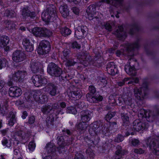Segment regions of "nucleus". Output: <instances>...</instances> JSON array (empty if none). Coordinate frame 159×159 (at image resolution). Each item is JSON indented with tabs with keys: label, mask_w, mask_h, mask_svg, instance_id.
<instances>
[{
	"label": "nucleus",
	"mask_w": 159,
	"mask_h": 159,
	"mask_svg": "<svg viewBox=\"0 0 159 159\" xmlns=\"http://www.w3.org/2000/svg\"><path fill=\"white\" fill-rule=\"evenodd\" d=\"M36 147L34 141L32 140L30 141L29 144L28 148L30 151H33L34 150Z\"/></svg>",
	"instance_id": "47"
},
{
	"label": "nucleus",
	"mask_w": 159,
	"mask_h": 159,
	"mask_svg": "<svg viewBox=\"0 0 159 159\" xmlns=\"http://www.w3.org/2000/svg\"><path fill=\"white\" fill-rule=\"evenodd\" d=\"M16 104L19 106V107H20L25 106L24 105V102L23 101L21 100H18L17 101Z\"/></svg>",
	"instance_id": "63"
},
{
	"label": "nucleus",
	"mask_w": 159,
	"mask_h": 159,
	"mask_svg": "<svg viewBox=\"0 0 159 159\" xmlns=\"http://www.w3.org/2000/svg\"><path fill=\"white\" fill-rule=\"evenodd\" d=\"M2 144L4 146L10 148L11 145V143L10 141L9 140L6 138L3 137L2 141Z\"/></svg>",
	"instance_id": "40"
},
{
	"label": "nucleus",
	"mask_w": 159,
	"mask_h": 159,
	"mask_svg": "<svg viewBox=\"0 0 159 159\" xmlns=\"http://www.w3.org/2000/svg\"><path fill=\"white\" fill-rule=\"evenodd\" d=\"M100 85L101 88H103L106 86L107 84V82L106 78L100 77Z\"/></svg>",
	"instance_id": "50"
},
{
	"label": "nucleus",
	"mask_w": 159,
	"mask_h": 159,
	"mask_svg": "<svg viewBox=\"0 0 159 159\" xmlns=\"http://www.w3.org/2000/svg\"><path fill=\"white\" fill-rule=\"evenodd\" d=\"M114 34L120 40H124L126 37V33L123 30V27L121 26H118V29L114 33Z\"/></svg>",
	"instance_id": "23"
},
{
	"label": "nucleus",
	"mask_w": 159,
	"mask_h": 159,
	"mask_svg": "<svg viewBox=\"0 0 159 159\" xmlns=\"http://www.w3.org/2000/svg\"><path fill=\"white\" fill-rule=\"evenodd\" d=\"M82 96L81 90L79 88H76L71 92V97L70 98V101L74 105L78 106L80 108H82L86 107L85 103L83 101L80 99Z\"/></svg>",
	"instance_id": "7"
},
{
	"label": "nucleus",
	"mask_w": 159,
	"mask_h": 159,
	"mask_svg": "<svg viewBox=\"0 0 159 159\" xmlns=\"http://www.w3.org/2000/svg\"><path fill=\"white\" fill-rule=\"evenodd\" d=\"M95 61L89 56L87 58L86 57L85 59L83 61V64L85 67H91L92 66H96Z\"/></svg>",
	"instance_id": "27"
},
{
	"label": "nucleus",
	"mask_w": 159,
	"mask_h": 159,
	"mask_svg": "<svg viewBox=\"0 0 159 159\" xmlns=\"http://www.w3.org/2000/svg\"><path fill=\"white\" fill-rule=\"evenodd\" d=\"M58 107L57 105L54 104L51 105L45 104L42 107V112L44 115H48L46 121L48 125H54V120L58 118V115L63 114L62 110L58 108Z\"/></svg>",
	"instance_id": "5"
},
{
	"label": "nucleus",
	"mask_w": 159,
	"mask_h": 159,
	"mask_svg": "<svg viewBox=\"0 0 159 159\" xmlns=\"http://www.w3.org/2000/svg\"><path fill=\"white\" fill-rule=\"evenodd\" d=\"M139 39H138L136 40L133 43L129 45L126 48V50L128 52H132L135 49H138L139 46Z\"/></svg>",
	"instance_id": "28"
},
{
	"label": "nucleus",
	"mask_w": 159,
	"mask_h": 159,
	"mask_svg": "<svg viewBox=\"0 0 159 159\" xmlns=\"http://www.w3.org/2000/svg\"><path fill=\"white\" fill-rule=\"evenodd\" d=\"M130 79L129 78H125L123 80H122L121 81L119 82H118L117 84L119 86H121L123 85L125 83V81H128L129 79Z\"/></svg>",
	"instance_id": "58"
},
{
	"label": "nucleus",
	"mask_w": 159,
	"mask_h": 159,
	"mask_svg": "<svg viewBox=\"0 0 159 159\" xmlns=\"http://www.w3.org/2000/svg\"><path fill=\"white\" fill-rule=\"evenodd\" d=\"M66 111L67 113L74 115L76 114L77 112L75 107L73 106L67 107Z\"/></svg>",
	"instance_id": "42"
},
{
	"label": "nucleus",
	"mask_w": 159,
	"mask_h": 159,
	"mask_svg": "<svg viewBox=\"0 0 159 159\" xmlns=\"http://www.w3.org/2000/svg\"><path fill=\"white\" fill-rule=\"evenodd\" d=\"M106 69L108 73L112 75H114L118 72V70L113 62H110L107 63Z\"/></svg>",
	"instance_id": "21"
},
{
	"label": "nucleus",
	"mask_w": 159,
	"mask_h": 159,
	"mask_svg": "<svg viewBox=\"0 0 159 159\" xmlns=\"http://www.w3.org/2000/svg\"><path fill=\"white\" fill-rule=\"evenodd\" d=\"M22 11V15L24 18L26 19L30 17L31 19H34L36 16V12L34 11H31L28 7H24Z\"/></svg>",
	"instance_id": "19"
},
{
	"label": "nucleus",
	"mask_w": 159,
	"mask_h": 159,
	"mask_svg": "<svg viewBox=\"0 0 159 159\" xmlns=\"http://www.w3.org/2000/svg\"><path fill=\"white\" fill-rule=\"evenodd\" d=\"M57 87L55 84H52L49 87L48 89L49 93L52 96H54L57 94Z\"/></svg>",
	"instance_id": "36"
},
{
	"label": "nucleus",
	"mask_w": 159,
	"mask_h": 159,
	"mask_svg": "<svg viewBox=\"0 0 159 159\" xmlns=\"http://www.w3.org/2000/svg\"><path fill=\"white\" fill-rule=\"evenodd\" d=\"M64 61H66L65 65L66 67H69L74 66L76 63V62L75 61L74 59L70 58V57L67 59V60Z\"/></svg>",
	"instance_id": "38"
},
{
	"label": "nucleus",
	"mask_w": 159,
	"mask_h": 159,
	"mask_svg": "<svg viewBox=\"0 0 159 159\" xmlns=\"http://www.w3.org/2000/svg\"><path fill=\"white\" fill-rule=\"evenodd\" d=\"M26 72L24 71L18 70L11 76H9V79L7 83L8 86L10 87L14 84V82L18 83L23 82L25 78Z\"/></svg>",
	"instance_id": "10"
},
{
	"label": "nucleus",
	"mask_w": 159,
	"mask_h": 159,
	"mask_svg": "<svg viewBox=\"0 0 159 159\" xmlns=\"http://www.w3.org/2000/svg\"><path fill=\"white\" fill-rule=\"evenodd\" d=\"M4 26L5 29L11 30H13L15 27V24L11 20H6L4 22Z\"/></svg>",
	"instance_id": "32"
},
{
	"label": "nucleus",
	"mask_w": 159,
	"mask_h": 159,
	"mask_svg": "<svg viewBox=\"0 0 159 159\" xmlns=\"http://www.w3.org/2000/svg\"><path fill=\"white\" fill-rule=\"evenodd\" d=\"M48 153L49 154H53L56 151V149L53 147L51 145L50 143H47L46 145Z\"/></svg>",
	"instance_id": "43"
},
{
	"label": "nucleus",
	"mask_w": 159,
	"mask_h": 159,
	"mask_svg": "<svg viewBox=\"0 0 159 159\" xmlns=\"http://www.w3.org/2000/svg\"><path fill=\"white\" fill-rule=\"evenodd\" d=\"M30 32L36 37H49L52 34V32L45 28L34 27L31 30Z\"/></svg>",
	"instance_id": "11"
},
{
	"label": "nucleus",
	"mask_w": 159,
	"mask_h": 159,
	"mask_svg": "<svg viewBox=\"0 0 159 159\" xmlns=\"http://www.w3.org/2000/svg\"><path fill=\"white\" fill-rule=\"evenodd\" d=\"M124 150H122V147L120 146H117L116 151V156L118 157H121L122 155L124 154Z\"/></svg>",
	"instance_id": "37"
},
{
	"label": "nucleus",
	"mask_w": 159,
	"mask_h": 159,
	"mask_svg": "<svg viewBox=\"0 0 159 159\" xmlns=\"http://www.w3.org/2000/svg\"><path fill=\"white\" fill-rule=\"evenodd\" d=\"M93 52L95 54L96 57L98 58H99V48L97 44L96 45L95 48L93 49Z\"/></svg>",
	"instance_id": "49"
},
{
	"label": "nucleus",
	"mask_w": 159,
	"mask_h": 159,
	"mask_svg": "<svg viewBox=\"0 0 159 159\" xmlns=\"http://www.w3.org/2000/svg\"><path fill=\"white\" fill-rule=\"evenodd\" d=\"M71 48L73 49L79 50L81 48V45L76 41L72 42L71 44Z\"/></svg>",
	"instance_id": "46"
},
{
	"label": "nucleus",
	"mask_w": 159,
	"mask_h": 159,
	"mask_svg": "<svg viewBox=\"0 0 159 159\" xmlns=\"http://www.w3.org/2000/svg\"><path fill=\"white\" fill-rule=\"evenodd\" d=\"M71 51L68 49H65L62 51L61 59L64 61L67 60L70 56Z\"/></svg>",
	"instance_id": "34"
},
{
	"label": "nucleus",
	"mask_w": 159,
	"mask_h": 159,
	"mask_svg": "<svg viewBox=\"0 0 159 159\" xmlns=\"http://www.w3.org/2000/svg\"><path fill=\"white\" fill-rule=\"evenodd\" d=\"M51 50V45L49 42L47 40H43L39 43L37 49L38 53L40 55H45Z\"/></svg>",
	"instance_id": "12"
},
{
	"label": "nucleus",
	"mask_w": 159,
	"mask_h": 159,
	"mask_svg": "<svg viewBox=\"0 0 159 159\" xmlns=\"http://www.w3.org/2000/svg\"><path fill=\"white\" fill-rule=\"evenodd\" d=\"M133 128L136 131L143 130L146 127L145 123L141 122L139 120H135L133 123Z\"/></svg>",
	"instance_id": "22"
},
{
	"label": "nucleus",
	"mask_w": 159,
	"mask_h": 159,
	"mask_svg": "<svg viewBox=\"0 0 159 159\" xmlns=\"http://www.w3.org/2000/svg\"><path fill=\"white\" fill-rule=\"evenodd\" d=\"M138 26L136 24H135L132 27V28H131L130 31L129 32V34L131 35L133 34L134 32V31L138 30Z\"/></svg>",
	"instance_id": "57"
},
{
	"label": "nucleus",
	"mask_w": 159,
	"mask_h": 159,
	"mask_svg": "<svg viewBox=\"0 0 159 159\" xmlns=\"http://www.w3.org/2000/svg\"><path fill=\"white\" fill-rule=\"evenodd\" d=\"M5 16L8 18H13L16 16V13L14 10L11 8H7L4 12Z\"/></svg>",
	"instance_id": "33"
},
{
	"label": "nucleus",
	"mask_w": 159,
	"mask_h": 159,
	"mask_svg": "<svg viewBox=\"0 0 159 159\" xmlns=\"http://www.w3.org/2000/svg\"><path fill=\"white\" fill-rule=\"evenodd\" d=\"M60 13L64 18H66L69 14L68 7L66 4L61 5L59 8Z\"/></svg>",
	"instance_id": "26"
},
{
	"label": "nucleus",
	"mask_w": 159,
	"mask_h": 159,
	"mask_svg": "<svg viewBox=\"0 0 159 159\" xmlns=\"http://www.w3.org/2000/svg\"><path fill=\"white\" fill-rule=\"evenodd\" d=\"M90 111L85 110L82 111L80 112L81 120L83 123H87L90 121L92 118Z\"/></svg>",
	"instance_id": "18"
},
{
	"label": "nucleus",
	"mask_w": 159,
	"mask_h": 159,
	"mask_svg": "<svg viewBox=\"0 0 159 159\" xmlns=\"http://www.w3.org/2000/svg\"><path fill=\"white\" fill-rule=\"evenodd\" d=\"M149 82L147 79L143 81V84L140 89L135 88L134 89L135 96L139 100V102H141L147 94L149 90Z\"/></svg>",
	"instance_id": "8"
},
{
	"label": "nucleus",
	"mask_w": 159,
	"mask_h": 159,
	"mask_svg": "<svg viewBox=\"0 0 159 159\" xmlns=\"http://www.w3.org/2000/svg\"><path fill=\"white\" fill-rule=\"evenodd\" d=\"M136 64V60L134 59H130L129 60L128 63L129 67H134Z\"/></svg>",
	"instance_id": "48"
},
{
	"label": "nucleus",
	"mask_w": 159,
	"mask_h": 159,
	"mask_svg": "<svg viewBox=\"0 0 159 159\" xmlns=\"http://www.w3.org/2000/svg\"><path fill=\"white\" fill-rule=\"evenodd\" d=\"M99 6H98L96 3L90 5L87 7L86 12L87 13L88 19L91 20L93 19L94 15L98 14L99 15V11H96V8L99 10Z\"/></svg>",
	"instance_id": "14"
},
{
	"label": "nucleus",
	"mask_w": 159,
	"mask_h": 159,
	"mask_svg": "<svg viewBox=\"0 0 159 159\" xmlns=\"http://www.w3.org/2000/svg\"><path fill=\"white\" fill-rule=\"evenodd\" d=\"M30 69L34 73H39L40 74L34 75L31 77L32 82L36 87L45 85L47 83V80L44 75L43 66L40 62L38 61L31 62Z\"/></svg>",
	"instance_id": "3"
},
{
	"label": "nucleus",
	"mask_w": 159,
	"mask_h": 159,
	"mask_svg": "<svg viewBox=\"0 0 159 159\" xmlns=\"http://www.w3.org/2000/svg\"><path fill=\"white\" fill-rule=\"evenodd\" d=\"M124 52V50L121 49L120 50H117L116 54L118 57H120L121 55L123 54Z\"/></svg>",
	"instance_id": "62"
},
{
	"label": "nucleus",
	"mask_w": 159,
	"mask_h": 159,
	"mask_svg": "<svg viewBox=\"0 0 159 159\" xmlns=\"http://www.w3.org/2000/svg\"><path fill=\"white\" fill-rule=\"evenodd\" d=\"M104 27L105 29L109 31H111V27L109 23H107L104 25Z\"/></svg>",
	"instance_id": "64"
},
{
	"label": "nucleus",
	"mask_w": 159,
	"mask_h": 159,
	"mask_svg": "<svg viewBox=\"0 0 159 159\" xmlns=\"http://www.w3.org/2000/svg\"><path fill=\"white\" fill-rule=\"evenodd\" d=\"M35 116H30L28 117V121L29 124L30 125L33 124L35 122Z\"/></svg>",
	"instance_id": "54"
},
{
	"label": "nucleus",
	"mask_w": 159,
	"mask_h": 159,
	"mask_svg": "<svg viewBox=\"0 0 159 159\" xmlns=\"http://www.w3.org/2000/svg\"><path fill=\"white\" fill-rule=\"evenodd\" d=\"M8 117L9 118L8 120V125L11 127L12 126L17 122L16 113L13 111H11L8 114Z\"/></svg>",
	"instance_id": "25"
},
{
	"label": "nucleus",
	"mask_w": 159,
	"mask_h": 159,
	"mask_svg": "<svg viewBox=\"0 0 159 159\" xmlns=\"http://www.w3.org/2000/svg\"><path fill=\"white\" fill-rule=\"evenodd\" d=\"M134 152L136 153L141 154L143 153L144 151L141 148H135L134 149Z\"/></svg>",
	"instance_id": "55"
},
{
	"label": "nucleus",
	"mask_w": 159,
	"mask_h": 159,
	"mask_svg": "<svg viewBox=\"0 0 159 159\" xmlns=\"http://www.w3.org/2000/svg\"><path fill=\"white\" fill-rule=\"evenodd\" d=\"M9 129L8 128H6L1 130L2 134L3 136H5L7 134L8 132Z\"/></svg>",
	"instance_id": "61"
},
{
	"label": "nucleus",
	"mask_w": 159,
	"mask_h": 159,
	"mask_svg": "<svg viewBox=\"0 0 159 159\" xmlns=\"http://www.w3.org/2000/svg\"><path fill=\"white\" fill-rule=\"evenodd\" d=\"M87 93L86 97L88 101L91 103H98L99 102V94Z\"/></svg>",
	"instance_id": "24"
},
{
	"label": "nucleus",
	"mask_w": 159,
	"mask_h": 159,
	"mask_svg": "<svg viewBox=\"0 0 159 159\" xmlns=\"http://www.w3.org/2000/svg\"><path fill=\"white\" fill-rule=\"evenodd\" d=\"M87 26L84 25H81L78 26L77 30L75 32V37L78 39H80L84 38L86 35V31H87Z\"/></svg>",
	"instance_id": "16"
},
{
	"label": "nucleus",
	"mask_w": 159,
	"mask_h": 159,
	"mask_svg": "<svg viewBox=\"0 0 159 159\" xmlns=\"http://www.w3.org/2000/svg\"><path fill=\"white\" fill-rule=\"evenodd\" d=\"M102 133L105 135L109 132L108 126L107 124L104 125L102 128Z\"/></svg>",
	"instance_id": "52"
},
{
	"label": "nucleus",
	"mask_w": 159,
	"mask_h": 159,
	"mask_svg": "<svg viewBox=\"0 0 159 159\" xmlns=\"http://www.w3.org/2000/svg\"><path fill=\"white\" fill-rule=\"evenodd\" d=\"M140 115L143 118H149L150 117L149 113L143 109H141L139 112V116Z\"/></svg>",
	"instance_id": "41"
},
{
	"label": "nucleus",
	"mask_w": 159,
	"mask_h": 159,
	"mask_svg": "<svg viewBox=\"0 0 159 159\" xmlns=\"http://www.w3.org/2000/svg\"><path fill=\"white\" fill-rule=\"evenodd\" d=\"M89 92L88 93L96 94V90L95 87L93 85H91L89 87Z\"/></svg>",
	"instance_id": "51"
},
{
	"label": "nucleus",
	"mask_w": 159,
	"mask_h": 159,
	"mask_svg": "<svg viewBox=\"0 0 159 159\" xmlns=\"http://www.w3.org/2000/svg\"><path fill=\"white\" fill-rule=\"evenodd\" d=\"M140 141L138 139H133L131 141V144L134 146L138 145Z\"/></svg>",
	"instance_id": "56"
},
{
	"label": "nucleus",
	"mask_w": 159,
	"mask_h": 159,
	"mask_svg": "<svg viewBox=\"0 0 159 159\" xmlns=\"http://www.w3.org/2000/svg\"><path fill=\"white\" fill-rule=\"evenodd\" d=\"M22 93L21 89L17 86H11L9 89L8 94L11 97H18L21 95Z\"/></svg>",
	"instance_id": "17"
},
{
	"label": "nucleus",
	"mask_w": 159,
	"mask_h": 159,
	"mask_svg": "<svg viewBox=\"0 0 159 159\" xmlns=\"http://www.w3.org/2000/svg\"><path fill=\"white\" fill-rule=\"evenodd\" d=\"M121 118L123 121V123L122 124L123 128L125 127L128 128L129 127V118L127 114L124 113L121 114Z\"/></svg>",
	"instance_id": "31"
},
{
	"label": "nucleus",
	"mask_w": 159,
	"mask_h": 159,
	"mask_svg": "<svg viewBox=\"0 0 159 159\" xmlns=\"http://www.w3.org/2000/svg\"><path fill=\"white\" fill-rule=\"evenodd\" d=\"M123 0H102V2H106L107 3L110 4L115 7L121 5Z\"/></svg>",
	"instance_id": "35"
},
{
	"label": "nucleus",
	"mask_w": 159,
	"mask_h": 159,
	"mask_svg": "<svg viewBox=\"0 0 159 159\" xmlns=\"http://www.w3.org/2000/svg\"><path fill=\"white\" fill-rule=\"evenodd\" d=\"M74 159H84L83 155L80 152H76Z\"/></svg>",
	"instance_id": "53"
},
{
	"label": "nucleus",
	"mask_w": 159,
	"mask_h": 159,
	"mask_svg": "<svg viewBox=\"0 0 159 159\" xmlns=\"http://www.w3.org/2000/svg\"><path fill=\"white\" fill-rule=\"evenodd\" d=\"M125 70L126 73L129 75L132 76L136 75V72L135 67H129L127 64L125 66Z\"/></svg>",
	"instance_id": "30"
},
{
	"label": "nucleus",
	"mask_w": 159,
	"mask_h": 159,
	"mask_svg": "<svg viewBox=\"0 0 159 159\" xmlns=\"http://www.w3.org/2000/svg\"><path fill=\"white\" fill-rule=\"evenodd\" d=\"M72 10L73 12L75 15H78L79 14V9L76 7H73L72 8Z\"/></svg>",
	"instance_id": "60"
},
{
	"label": "nucleus",
	"mask_w": 159,
	"mask_h": 159,
	"mask_svg": "<svg viewBox=\"0 0 159 159\" xmlns=\"http://www.w3.org/2000/svg\"><path fill=\"white\" fill-rule=\"evenodd\" d=\"M62 131L65 134L70 135V137L68 138L66 140H65L63 136H61L59 137L57 143L59 145L57 149L60 153H64V147L65 146L74 144L77 140H81L83 139L86 143V144L88 146L86 151L87 156L90 159L94 158V154L93 149H92L90 147H93L95 144V143H97V141H93V138H90L89 136L85 135L84 138L81 135V133L78 132L74 128L71 129L70 130L64 128Z\"/></svg>",
	"instance_id": "1"
},
{
	"label": "nucleus",
	"mask_w": 159,
	"mask_h": 159,
	"mask_svg": "<svg viewBox=\"0 0 159 159\" xmlns=\"http://www.w3.org/2000/svg\"><path fill=\"white\" fill-rule=\"evenodd\" d=\"M29 93L25 94V97L27 102L30 103L29 105L32 106L34 101L38 104H44L47 103L48 101V98L46 95L43 94L39 95L37 92Z\"/></svg>",
	"instance_id": "6"
},
{
	"label": "nucleus",
	"mask_w": 159,
	"mask_h": 159,
	"mask_svg": "<svg viewBox=\"0 0 159 159\" xmlns=\"http://www.w3.org/2000/svg\"><path fill=\"white\" fill-rule=\"evenodd\" d=\"M26 58V55L24 51L16 50L13 52L12 59L14 61L19 62L25 60Z\"/></svg>",
	"instance_id": "15"
},
{
	"label": "nucleus",
	"mask_w": 159,
	"mask_h": 159,
	"mask_svg": "<svg viewBox=\"0 0 159 159\" xmlns=\"http://www.w3.org/2000/svg\"><path fill=\"white\" fill-rule=\"evenodd\" d=\"M8 63V61L5 58H0V70L6 67V65Z\"/></svg>",
	"instance_id": "44"
},
{
	"label": "nucleus",
	"mask_w": 159,
	"mask_h": 159,
	"mask_svg": "<svg viewBox=\"0 0 159 159\" xmlns=\"http://www.w3.org/2000/svg\"><path fill=\"white\" fill-rule=\"evenodd\" d=\"M146 142L147 145L149 146L154 153L156 155L159 154V145L157 140L149 138L147 139Z\"/></svg>",
	"instance_id": "13"
},
{
	"label": "nucleus",
	"mask_w": 159,
	"mask_h": 159,
	"mask_svg": "<svg viewBox=\"0 0 159 159\" xmlns=\"http://www.w3.org/2000/svg\"><path fill=\"white\" fill-rule=\"evenodd\" d=\"M23 47L27 52H31L34 49V44L31 43L29 39L25 38L22 42Z\"/></svg>",
	"instance_id": "20"
},
{
	"label": "nucleus",
	"mask_w": 159,
	"mask_h": 159,
	"mask_svg": "<svg viewBox=\"0 0 159 159\" xmlns=\"http://www.w3.org/2000/svg\"><path fill=\"white\" fill-rule=\"evenodd\" d=\"M57 17L55 9L52 7L47 8L42 12L41 14L42 20L46 23L51 21L54 22Z\"/></svg>",
	"instance_id": "9"
},
{
	"label": "nucleus",
	"mask_w": 159,
	"mask_h": 159,
	"mask_svg": "<svg viewBox=\"0 0 159 159\" xmlns=\"http://www.w3.org/2000/svg\"><path fill=\"white\" fill-rule=\"evenodd\" d=\"M116 114V113L114 112H109L105 116L106 120L109 121V120L113 116H114Z\"/></svg>",
	"instance_id": "45"
},
{
	"label": "nucleus",
	"mask_w": 159,
	"mask_h": 159,
	"mask_svg": "<svg viewBox=\"0 0 159 159\" xmlns=\"http://www.w3.org/2000/svg\"><path fill=\"white\" fill-rule=\"evenodd\" d=\"M9 39L8 36L5 35H0V47H4L9 43Z\"/></svg>",
	"instance_id": "29"
},
{
	"label": "nucleus",
	"mask_w": 159,
	"mask_h": 159,
	"mask_svg": "<svg viewBox=\"0 0 159 159\" xmlns=\"http://www.w3.org/2000/svg\"><path fill=\"white\" fill-rule=\"evenodd\" d=\"M48 73L52 76L59 77L62 84L69 82L74 77V75L70 72H63L62 70L54 62L48 64L47 67Z\"/></svg>",
	"instance_id": "4"
},
{
	"label": "nucleus",
	"mask_w": 159,
	"mask_h": 159,
	"mask_svg": "<svg viewBox=\"0 0 159 159\" xmlns=\"http://www.w3.org/2000/svg\"><path fill=\"white\" fill-rule=\"evenodd\" d=\"M87 125L86 123H83L82 122H80L77 124L76 127L78 132L81 133V135L84 137V134L83 132L87 128ZM89 132V135H88L90 138H93V140L95 141H97V143H95V145L93 147H90L91 149L97 147L98 148V143L99 142V137L98 136V134L99 133V122L98 121H94L92 123H91L89 126L88 129ZM86 136V135H85Z\"/></svg>",
	"instance_id": "2"
},
{
	"label": "nucleus",
	"mask_w": 159,
	"mask_h": 159,
	"mask_svg": "<svg viewBox=\"0 0 159 159\" xmlns=\"http://www.w3.org/2000/svg\"><path fill=\"white\" fill-rule=\"evenodd\" d=\"M71 32V30L66 26H65L61 29V34L65 37L70 35Z\"/></svg>",
	"instance_id": "39"
},
{
	"label": "nucleus",
	"mask_w": 159,
	"mask_h": 159,
	"mask_svg": "<svg viewBox=\"0 0 159 159\" xmlns=\"http://www.w3.org/2000/svg\"><path fill=\"white\" fill-rule=\"evenodd\" d=\"M124 139V137L123 136L119 135L117 136L116 139H115L116 142H120L122 141Z\"/></svg>",
	"instance_id": "59"
}]
</instances>
